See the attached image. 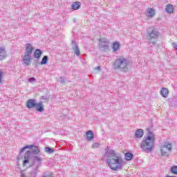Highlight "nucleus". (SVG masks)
<instances>
[{
    "label": "nucleus",
    "instance_id": "1",
    "mask_svg": "<svg viewBox=\"0 0 177 177\" xmlns=\"http://www.w3.org/2000/svg\"><path fill=\"white\" fill-rule=\"evenodd\" d=\"M104 157L106 158V163L112 171L122 169V167L125 165V161H124L122 156L115 153L113 149L106 151Z\"/></svg>",
    "mask_w": 177,
    "mask_h": 177
},
{
    "label": "nucleus",
    "instance_id": "2",
    "mask_svg": "<svg viewBox=\"0 0 177 177\" xmlns=\"http://www.w3.org/2000/svg\"><path fill=\"white\" fill-rule=\"evenodd\" d=\"M156 136L151 131H149L146 137H144L140 144V147L145 153H151L154 150L156 143Z\"/></svg>",
    "mask_w": 177,
    "mask_h": 177
},
{
    "label": "nucleus",
    "instance_id": "3",
    "mask_svg": "<svg viewBox=\"0 0 177 177\" xmlns=\"http://www.w3.org/2000/svg\"><path fill=\"white\" fill-rule=\"evenodd\" d=\"M160 37V32L158 30L153 27H149L147 29V39H148L149 45H156L157 42L156 40Z\"/></svg>",
    "mask_w": 177,
    "mask_h": 177
},
{
    "label": "nucleus",
    "instance_id": "4",
    "mask_svg": "<svg viewBox=\"0 0 177 177\" xmlns=\"http://www.w3.org/2000/svg\"><path fill=\"white\" fill-rule=\"evenodd\" d=\"M114 70H122V71H128V60L122 56L117 58L113 64Z\"/></svg>",
    "mask_w": 177,
    "mask_h": 177
},
{
    "label": "nucleus",
    "instance_id": "5",
    "mask_svg": "<svg viewBox=\"0 0 177 177\" xmlns=\"http://www.w3.org/2000/svg\"><path fill=\"white\" fill-rule=\"evenodd\" d=\"M160 151L162 157H168L169 153L172 151V143L169 142H164L160 147Z\"/></svg>",
    "mask_w": 177,
    "mask_h": 177
},
{
    "label": "nucleus",
    "instance_id": "6",
    "mask_svg": "<svg viewBox=\"0 0 177 177\" xmlns=\"http://www.w3.org/2000/svg\"><path fill=\"white\" fill-rule=\"evenodd\" d=\"M100 48L102 50H107L109 49V44L110 42L106 39H100Z\"/></svg>",
    "mask_w": 177,
    "mask_h": 177
},
{
    "label": "nucleus",
    "instance_id": "7",
    "mask_svg": "<svg viewBox=\"0 0 177 177\" xmlns=\"http://www.w3.org/2000/svg\"><path fill=\"white\" fill-rule=\"evenodd\" d=\"M22 62L24 66H30L31 64V55L25 53L22 57Z\"/></svg>",
    "mask_w": 177,
    "mask_h": 177
},
{
    "label": "nucleus",
    "instance_id": "8",
    "mask_svg": "<svg viewBox=\"0 0 177 177\" xmlns=\"http://www.w3.org/2000/svg\"><path fill=\"white\" fill-rule=\"evenodd\" d=\"M72 48L74 50L75 55H76V56H81V53L80 52V47H78V44H77L75 40L72 41Z\"/></svg>",
    "mask_w": 177,
    "mask_h": 177
},
{
    "label": "nucleus",
    "instance_id": "9",
    "mask_svg": "<svg viewBox=\"0 0 177 177\" xmlns=\"http://www.w3.org/2000/svg\"><path fill=\"white\" fill-rule=\"evenodd\" d=\"M37 104V100L30 99L27 101L26 107L28 109H34Z\"/></svg>",
    "mask_w": 177,
    "mask_h": 177
},
{
    "label": "nucleus",
    "instance_id": "10",
    "mask_svg": "<svg viewBox=\"0 0 177 177\" xmlns=\"http://www.w3.org/2000/svg\"><path fill=\"white\" fill-rule=\"evenodd\" d=\"M156 15V11H154V9L151 8H149L147 10L146 16L148 19H153L154 16Z\"/></svg>",
    "mask_w": 177,
    "mask_h": 177
},
{
    "label": "nucleus",
    "instance_id": "11",
    "mask_svg": "<svg viewBox=\"0 0 177 177\" xmlns=\"http://www.w3.org/2000/svg\"><path fill=\"white\" fill-rule=\"evenodd\" d=\"M25 50V54L31 55L32 51L34 50V47H32V45L31 44L28 43L26 45Z\"/></svg>",
    "mask_w": 177,
    "mask_h": 177
},
{
    "label": "nucleus",
    "instance_id": "12",
    "mask_svg": "<svg viewBox=\"0 0 177 177\" xmlns=\"http://www.w3.org/2000/svg\"><path fill=\"white\" fill-rule=\"evenodd\" d=\"M35 109L37 111H39V113H42V111H44V110H45V107H44V102H39L38 103H36L35 105Z\"/></svg>",
    "mask_w": 177,
    "mask_h": 177
},
{
    "label": "nucleus",
    "instance_id": "13",
    "mask_svg": "<svg viewBox=\"0 0 177 177\" xmlns=\"http://www.w3.org/2000/svg\"><path fill=\"white\" fill-rule=\"evenodd\" d=\"M86 140L88 142H91V140H93V139H95V136L93 134V131H92L91 130L86 131Z\"/></svg>",
    "mask_w": 177,
    "mask_h": 177
},
{
    "label": "nucleus",
    "instance_id": "14",
    "mask_svg": "<svg viewBox=\"0 0 177 177\" xmlns=\"http://www.w3.org/2000/svg\"><path fill=\"white\" fill-rule=\"evenodd\" d=\"M143 135H145V131H143V129H138L136 131L135 138L140 139L141 138H143Z\"/></svg>",
    "mask_w": 177,
    "mask_h": 177
},
{
    "label": "nucleus",
    "instance_id": "15",
    "mask_svg": "<svg viewBox=\"0 0 177 177\" xmlns=\"http://www.w3.org/2000/svg\"><path fill=\"white\" fill-rule=\"evenodd\" d=\"M6 59V49L5 47H0V60Z\"/></svg>",
    "mask_w": 177,
    "mask_h": 177
},
{
    "label": "nucleus",
    "instance_id": "16",
    "mask_svg": "<svg viewBox=\"0 0 177 177\" xmlns=\"http://www.w3.org/2000/svg\"><path fill=\"white\" fill-rule=\"evenodd\" d=\"M169 94V91L167 88H162L160 90V95L162 97H168V95Z\"/></svg>",
    "mask_w": 177,
    "mask_h": 177
},
{
    "label": "nucleus",
    "instance_id": "17",
    "mask_svg": "<svg viewBox=\"0 0 177 177\" xmlns=\"http://www.w3.org/2000/svg\"><path fill=\"white\" fill-rule=\"evenodd\" d=\"M71 8H72V9H73V10H78V9H80V8H81V2H80V1L74 2L72 4Z\"/></svg>",
    "mask_w": 177,
    "mask_h": 177
},
{
    "label": "nucleus",
    "instance_id": "18",
    "mask_svg": "<svg viewBox=\"0 0 177 177\" xmlns=\"http://www.w3.org/2000/svg\"><path fill=\"white\" fill-rule=\"evenodd\" d=\"M165 11L167 12V13H169V15L171 13H174V6L168 4L166 6Z\"/></svg>",
    "mask_w": 177,
    "mask_h": 177
},
{
    "label": "nucleus",
    "instance_id": "19",
    "mask_svg": "<svg viewBox=\"0 0 177 177\" xmlns=\"http://www.w3.org/2000/svg\"><path fill=\"white\" fill-rule=\"evenodd\" d=\"M21 177H37V172L36 171L30 172L29 175L28 176H26V174H24V173H23V171H21Z\"/></svg>",
    "mask_w": 177,
    "mask_h": 177
},
{
    "label": "nucleus",
    "instance_id": "20",
    "mask_svg": "<svg viewBox=\"0 0 177 177\" xmlns=\"http://www.w3.org/2000/svg\"><path fill=\"white\" fill-rule=\"evenodd\" d=\"M41 55H42V50H41L40 49H37L35 51L34 57H35V59H39Z\"/></svg>",
    "mask_w": 177,
    "mask_h": 177
},
{
    "label": "nucleus",
    "instance_id": "21",
    "mask_svg": "<svg viewBox=\"0 0 177 177\" xmlns=\"http://www.w3.org/2000/svg\"><path fill=\"white\" fill-rule=\"evenodd\" d=\"M120 43H118V41H115L113 44V52H117V50H118V49H120Z\"/></svg>",
    "mask_w": 177,
    "mask_h": 177
},
{
    "label": "nucleus",
    "instance_id": "22",
    "mask_svg": "<svg viewBox=\"0 0 177 177\" xmlns=\"http://www.w3.org/2000/svg\"><path fill=\"white\" fill-rule=\"evenodd\" d=\"M124 157H125L126 161H131V160H132V158H133V154H132L129 152H127L125 153Z\"/></svg>",
    "mask_w": 177,
    "mask_h": 177
},
{
    "label": "nucleus",
    "instance_id": "23",
    "mask_svg": "<svg viewBox=\"0 0 177 177\" xmlns=\"http://www.w3.org/2000/svg\"><path fill=\"white\" fill-rule=\"evenodd\" d=\"M28 157H30V151H28L25 153L24 160L23 161L24 165H26L28 162Z\"/></svg>",
    "mask_w": 177,
    "mask_h": 177
},
{
    "label": "nucleus",
    "instance_id": "24",
    "mask_svg": "<svg viewBox=\"0 0 177 177\" xmlns=\"http://www.w3.org/2000/svg\"><path fill=\"white\" fill-rule=\"evenodd\" d=\"M39 148L37 146H33L32 148V152L33 154H39Z\"/></svg>",
    "mask_w": 177,
    "mask_h": 177
},
{
    "label": "nucleus",
    "instance_id": "25",
    "mask_svg": "<svg viewBox=\"0 0 177 177\" xmlns=\"http://www.w3.org/2000/svg\"><path fill=\"white\" fill-rule=\"evenodd\" d=\"M48 59H49L48 56L46 55L44 56L41 61L40 64L41 65L48 64Z\"/></svg>",
    "mask_w": 177,
    "mask_h": 177
},
{
    "label": "nucleus",
    "instance_id": "26",
    "mask_svg": "<svg viewBox=\"0 0 177 177\" xmlns=\"http://www.w3.org/2000/svg\"><path fill=\"white\" fill-rule=\"evenodd\" d=\"M45 151L46 153H48V154H53V153H55V149H51L49 147H47L45 148Z\"/></svg>",
    "mask_w": 177,
    "mask_h": 177
},
{
    "label": "nucleus",
    "instance_id": "27",
    "mask_svg": "<svg viewBox=\"0 0 177 177\" xmlns=\"http://www.w3.org/2000/svg\"><path fill=\"white\" fill-rule=\"evenodd\" d=\"M33 145H26L24 147L21 148L20 150V153H24V151L27 149H32Z\"/></svg>",
    "mask_w": 177,
    "mask_h": 177
},
{
    "label": "nucleus",
    "instance_id": "28",
    "mask_svg": "<svg viewBox=\"0 0 177 177\" xmlns=\"http://www.w3.org/2000/svg\"><path fill=\"white\" fill-rule=\"evenodd\" d=\"M171 172L172 174H174L175 175H177V166H173L171 168Z\"/></svg>",
    "mask_w": 177,
    "mask_h": 177
},
{
    "label": "nucleus",
    "instance_id": "29",
    "mask_svg": "<svg viewBox=\"0 0 177 177\" xmlns=\"http://www.w3.org/2000/svg\"><path fill=\"white\" fill-rule=\"evenodd\" d=\"M3 79V71H0V85L2 84Z\"/></svg>",
    "mask_w": 177,
    "mask_h": 177
},
{
    "label": "nucleus",
    "instance_id": "30",
    "mask_svg": "<svg viewBox=\"0 0 177 177\" xmlns=\"http://www.w3.org/2000/svg\"><path fill=\"white\" fill-rule=\"evenodd\" d=\"M100 147V144L99 142H95L93 145V149H97L98 147Z\"/></svg>",
    "mask_w": 177,
    "mask_h": 177
},
{
    "label": "nucleus",
    "instance_id": "31",
    "mask_svg": "<svg viewBox=\"0 0 177 177\" xmlns=\"http://www.w3.org/2000/svg\"><path fill=\"white\" fill-rule=\"evenodd\" d=\"M35 161H37V162H39L41 164V160L38 156H35Z\"/></svg>",
    "mask_w": 177,
    "mask_h": 177
},
{
    "label": "nucleus",
    "instance_id": "32",
    "mask_svg": "<svg viewBox=\"0 0 177 177\" xmlns=\"http://www.w3.org/2000/svg\"><path fill=\"white\" fill-rule=\"evenodd\" d=\"M59 82H61V84H64V82H66V80L64 79V77H60Z\"/></svg>",
    "mask_w": 177,
    "mask_h": 177
},
{
    "label": "nucleus",
    "instance_id": "33",
    "mask_svg": "<svg viewBox=\"0 0 177 177\" xmlns=\"http://www.w3.org/2000/svg\"><path fill=\"white\" fill-rule=\"evenodd\" d=\"M171 45L176 50H177V43H171Z\"/></svg>",
    "mask_w": 177,
    "mask_h": 177
},
{
    "label": "nucleus",
    "instance_id": "34",
    "mask_svg": "<svg viewBox=\"0 0 177 177\" xmlns=\"http://www.w3.org/2000/svg\"><path fill=\"white\" fill-rule=\"evenodd\" d=\"M28 82H35V77H30V78H29Z\"/></svg>",
    "mask_w": 177,
    "mask_h": 177
},
{
    "label": "nucleus",
    "instance_id": "35",
    "mask_svg": "<svg viewBox=\"0 0 177 177\" xmlns=\"http://www.w3.org/2000/svg\"><path fill=\"white\" fill-rule=\"evenodd\" d=\"M95 70H98V71H102V67H100V66H98L95 68Z\"/></svg>",
    "mask_w": 177,
    "mask_h": 177
},
{
    "label": "nucleus",
    "instance_id": "36",
    "mask_svg": "<svg viewBox=\"0 0 177 177\" xmlns=\"http://www.w3.org/2000/svg\"><path fill=\"white\" fill-rule=\"evenodd\" d=\"M41 100H48V97H46L45 96H41Z\"/></svg>",
    "mask_w": 177,
    "mask_h": 177
},
{
    "label": "nucleus",
    "instance_id": "37",
    "mask_svg": "<svg viewBox=\"0 0 177 177\" xmlns=\"http://www.w3.org/2000/svg\"><path fill=\"white\" fill-rule=\"evenodd\" d=\"M165 177H176V176H167Z\"/></svg>",
    "mask_w": 177,
    "mask_h": 177
}]
</instances>
